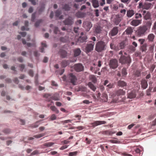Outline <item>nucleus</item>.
<instances>
[{"mask_svg": "<svg viewBox=\"0 0 156 156\" xmlns=\"http://www.w3.org/2000/svg\"><path fill=\"white\" fill-rule=\"evenodd\" d=\"M67 80L71 83L73 85H76L75 83L77 80V78L72 73H70L68 75Z\"/></svg>", "mask_w": 156, "mask_h": 156, "instance_id": "nucleus-5", "label": "nucleus"}, {"mask_svg": "<svg viewBox=\"0 0 156 156\" xmlns=\"http://www.w3.org/2000/svg\"><path fill=\"white\" fill-rule=\"evenodd\" d=\"M102 99L104 101L106 102L108 100V95L106 94H103L102 97Z\"/></svg>", "mask_w": 156, "mask_h": 156, "instance_id": "nucleus-39", "label": "nucleus"}, {"mask_svg": "<svg viewBox=\"0 0 156 156\" xmlns=\"http://www.w3.org/2000/svg\"><path fill=\"white\" fill-rule=\"evenodd\" d=\"M118 32L117 27H114L109 33V35L112 36H113L116 35Z\"/></svg>", "mask_w": 156, "mask_h": 156, "instance_id": "nucleus-15", "label": "nucleus"}, {"mask_svg": "<svg viewBox=\"0 0 156 156\" xmlns=\"http://www.w3.org/2000/svg\"><path fill=\"white\" fill-rule=\"evenodd\" d=\"M142 17V15L140 13H136L135 14V18L136 19L141 18Z\"/></svg>", "mask_w": 156, "mask_h": 156, "instance_id": "nucleus-48", "label": "nucleus"}, {"mask_svg": "<svg viewBox=\"0 0 156 156\" xmlns=\"http://www.w3.org/2000/svg\"><path fill=\"white\" fill-rule=\"evenodd\" d=\"M140 84L141 85V88L143 90L146 89L147 88L148 84L147 81L145 79H143L141 81Z\"/></svg>", "mask_w": 156, "mask_h": 156, "instance_id": "nucleus-17", "label": "nucleus"}, {"mask_svg": "<svg viewBox=\"0 0 156 156\" xmlns=\"http://www.w3.org/2000/svg\"><path fill=\"white\" fill-rule=\"evenodd\" d=\"M61 13V11L58 10L55 12V16L57 17H58L60 16Z\"/></svg>", "mask_w": 156, "mask_h": 156, "instance_id": "nucleus-53", "label": "nucleus"}, {"mask_svg": "<svg viewBox=\"0 0 156 156\" xmlns=\"http://www.w3.org/2000/svg\"><path fill=\"white\" fill-rule=\"evenodd\" d=\"M147 44L146 43H144L141 45L140 48V50L142 53H144V55L146 54L147 50Z\"/></svg>", "mask_w": 156, "mask_h": 156, "instance_id": "nucleus-18", "label": "nucleus"}, {"mask_svg": "<svg viewBox=\"0 0 156 156\" xmlns=\"http://www.w3.org/2000/svg\"><path fill=\"white\" fill-rule=\"evenodd\" d=\"M74 68L75 71L77 72L82 71L83 70V67L82 65L78 63L75 65L74 66Z\"/></svg>", "mask_w": 156, "mask_h": 156, "instance_id": "nucleus-12", "label": "nucleus"}, {"mask_svg": "<svg viewBox=\"0 0 156 156\" xmlns=\"http://www.w3.org/2000/svg\"><path fill=\"white\" fill-rule=\"evenodd\" d=\"M27 45L28 47H30L31 46L36 47L35 43V42H34L33 43L31 44L30 43H28L27 44Z\"/></svg>", "mask_w": 156, "mask_h": 156, "instance_id": "nucleus-50", "label": "nucleus"}, {"mask_svg": "<svg viewBox=\"0 0 156 156\" xmlns=\"http://www.w3.org/2000/svg\"><path fill=\"white\" fill-rule=\"evenodd\" d=\"M155 37V36L153 34H150L148 35L147 39L149 41L153 42Z\"/></svg>", "mask_w": 156, "mask_h": 156, "instance_id": "nucleus-28", "label": "nucleus"}, {"mask_svg": "<svg viewBox=\"0 0 156 156\" xmlns=\"http://www.w3.org/2000/svg\"><path fill=\"white\" fill-rule=\"evenodd\" d=\"M142 20H133L131 22L130 24L133 26L136 27L141 23Z\"/></svg>", "mask_w": 156, "mask_h": 156, "instance_id": "nucleus-16", "label": "nucleus"}, {"mask_svg": "<svg viewBox=\"0 0 156 156\" xmlns=\"http://www.w3.org/2000/svg\"><path fill=\"white\" fill-rule=\"evenodd\" d=\"M70 8L71 7L69 6V5L67 4L64 5L62 7V9L65 11L69 10Z\"/></svg>", "mask_w": 156, "mask_h": 156, "instance_id": "nucleus-38", "label": "nucleus"}, {"mask_svg": "<svg viewBox=\"0 0 156 156\" xmlns=\"http://www.w3.org/2000/svg\"><path fill=\"white\" fill-rule=\"evenodd\" d=\"M106 123V122L104 121H96L91 124L93 127H95L98 125L101 124H105Z\"/></svg>", "mask_w": 156, "mask_h": 156, "instance_id": "nucleus-13", "label": "nucleus"}, {"mask_svg": "<svg viewBox=\"0 0 156 156\" xmlns=\"http://www.w3.org/2000/svg\"><path fill=\"white\" fill-rule=\"evenodd\" d=\"M119 62L122 64H129L131 62V59L129 56L126 57L124 56H121L119 59Z\"/></svg>", "mask_w": 156, "mask_h": 156, "instance_id": "nucleus-6", "label": "nucleus"}, {"mask_svg": "<svg viewBox=\"0 0 156 156\" xmlns=\"http://www.w3.org/2000/svg\"><path fill=\"white\" fill-rule=\"evenodd\" d=\"M72 120L70 119H68L67 120H64L61 121L60 122L61 123L63 124V125H64L65 123H71V122Z\"/></svg>", "mask_w": 156, "mask_h": 156, "instance_id": "nucleus-43", "label": "nucleus"}, {"mask_svg": "<svg viewBox=\"0 0 156 156\" xmlns=\"http://www.w3.org/2000/svg\"><path fill=\"white\" fill-rule=\"evenodd\" d=\"M138 41L140 43V44L142 45L144 44H143L145 41V40L144 39H140L138 40Z\"/></svg>", "mask_w": 156, "mask_h": 156, "instance_id": "nucleus-58", "label": "nucleus"}, {"mask_svg": "<svg viewBox=\"0 0 156 156\" xmlns=\"http://www.w3.org/2000/svg\"><path fill=\"white\" fill-rule=\"evenodd\" d=\"M125 94V91L122 89H120L116 90L112 95L113 98H114L116 95L119 96L120 95H124Z\"/></svg>", "mask_w": 156, "mask_h": 156, "instance_id": "nucleus-11", "label": "nucleus"}, {"mask_svg": "<svg viewBox=\"0 0 156 156\" xmlns=\"http://www.w3.org/2000/svg\"><path fill=\"white\" fill-rule=\"evenodd\" d=\"M59 53L60 54L61 57L62 58H65L67 56V52L64 50H60Z\"/></svg>", "mask_w": 156, "mask_h": 156, "instance_id": "nucleus-23", "label": "nucleus"}, {"mask_svg": "<svg viewBox=\"0 0 156 156\" xmlns=\"http://www.w3.org/2000/svg\"><path fill=\"white\" fill-rule=\"evenodd\" d=\"M105 133L106 134L108 135H112L113 133H114V132H113L111 131H110L109 130H107L105 131Z\"/></svg>", "mask_w": 156, "mask_h": 156, "instance_id": "nucleus-55", "label": "nucleus"}, {"mask_svg": "<svg viewBox=\"0 0 156 156\" xmlns=\"http://www.w3.org/2000/svg\"><path fill=\"white\" fill-rule=\"evenodd\" d=\"M63 23L66 25L71 26L74 23V18L72 16H69L63 21Z\"/></svg>", "mask_w": 156, "mask_h": 156, "instance_id": "nucleus-7", "label": "nucleus"}, {"mask_svg": "<svg viewBox=\"0 0 156 156\" xmlns=\"http://www.w3.org/2000/svg\"><path fill=\"white\" fill-rule=\"evenodd\" d=\"M85 14L81 12H77L76 14V16L78 18H83L85 16Z\"/></svg>", "mask_w": 156, "mask_h": 156, "instance_id": "nucleus-25", "label": "nucleus"}, {"mask_svg": "<svg viewBox=\"0 0 156 156\" xmlns=\"http://www.w3.org/2000/svg\"><path fill=\"white\" fill-rule=\"evenodd\" d=\"M60 41L61 42L65 43L67 41V39L66 37H61L60 38Z\"/></svg>", "mask_w": 156, "mask_h": 156, "instance_id": "nucleus-46", "label": "nucleus"}, {"mask_svg": "<svg viewBox=\"0 0 156 156\" xmlns=\"http://www.w3.org/2000/svg\"><path fill=\"white\" fill-rule=\"evenodd\" d=\"M152 6V4L148 2H140L138 7L139 9H148L151 8Z\"/></svg>", "mask_w": 156, "mask_h": 156, "instance_id": "nucleus-4", "label": "nucleus"}, {"mask_svg": "<svg viewBox=\"0 0 156 156\" xmlns=\"http://www.w3.org/2000/svg\"><path fill=\"white\" fill-rule=\"evenodd\" d=\"M109 141L110 142L112 143L118 144L120 142V141L115 140H110Z\"/></svg>", "mask_w": 156, "mask_h": 156, "instance_id": "nucleus-52", "label": "nucleus"}, {"mask_svg": "<svg viewBox=\"0 0 156 156\" xmlns=\"http://www.w3.org/2000/svg\"><path fill=\"white\" fill-rule=\"evenodd\" d=\"M135 55L136 56H139L141 57L142 55H144V54H142L141 52L140 51H137L135 53Z\"/></svg>", "mask_w": 156, "mask_h": 156, "instance_id": "nucleus-47", "label": "nucleus"}, {"mask_svg": "<svg viewBox=\"0 0 156 156\" xmlns=\"http://www.w3.org/2000/svg\"><path fill=\"white\" fill-rule=\"evenodd\" d=\"M136 96V92L135 91H133L130 93L128 94L127 97L128 98L132 99L135 98Z\"/></svg>", "mask_w": 156, "mask_h": 156, "instance_id": "nucleus-20", "label": "nucleus"}, {"mask_svg": "<svg viewBox=\"0 0 156 156\" xmlns=\"http://www.w3.org/2000/svg\"><path fill=\"white\" fill-rule=\"evenodd\" d=\"M39 152L38 150H36L33 151L31 153V155H36L37 154H39Z\"/></svg>", "mask_w": 156, "mask_h": 156, "instance_id": "nucleus-56", "label": "nucleus"}, {"mask_svg": "<svg viewBox=\"0 0 156 156\" xmlns=\"http://www.w3.org/2000/svg\"><path fill=\"white\" fill-rule=\"evenodd\" d=\"M122 73L123 76L126 75L127 73L125 68H123L122 69Z\"/></svg>", "mask_w": 156, "mask_h": 156, "instance_id": "nucleus-45", "label": "nucleus"}, {"mask_svg": "<svg viewBox=\"0 0 156 156\" xmlns=\"http://www.w3.org/2000/svg\"><path fill=\"white\" fill-rule=\"evenodd\" d=\"M94 45V42H91V43L87 44V45L84 51L87 54H88V53L93 50Z\"/></svg>", "mask_w": 156, "mask_h": 156, "instance_id": "nucleus-9", "label": "nucleus"}, {"mask_svg": "<svg viewBox=\"0 0 156 156\" xmlns=\"http://www.w3.org/2000/svg\"><path fill=\"white\" fill-rule=\"evenodd\" d=\"M44 6H42L41 8L38 10V12L39 14H41L42 12H43L44 10Z\"/></svg>", "mask_w": 156, "mask_h": 156, "instance_id": "nucleus-57", "label": "nucleus"}, {"mask_svg": "<svg viewBox=\"0 0 156 156\" xmlns=\"http://www.w3.org/2000/svg\"><path fill=\"white\" fill-rule=\"evenodd\" d=\"M40 120L37 121L35 123L32 124L30 125V127L32 128H35L38 126V123L40 122Z\"/></svg>", "mask_w": 156, "mask_h": 156, "instance_id": "nucleus-35", "label": "nucleus"}, {"mask_svg": "<svg viewBox=\"0 0 156 156\" xmlns=\"http://www.w3.org/2000/svg\"><path fill=\"white\" fill-rule=\"evenodd\" d=\"M81 52V51L80 48H78L75 49L74 51V56L75 57L78 56Z\"/></svg>", "mask_w": 156, "mask_h": 156, "instance_id": "nucleus-29", "label": "nucleus"}, {"mask_svg": "<svg viewBox=\"0 0 156 156\" xmlns=\"http://www.w3.org/2000/svg\"><path fill=\"white\" fill-rule=\"evenodd\" d=\"M50 109L53 111H54L55 112L58 114L59 112V110L57 109V108H56V107L54 106H51L50 107Z\"/></svg>", "mask_w": 156, "mask_h": 156, "instance_id": "nucleus-40", "label": "nucleus"}, {"mask_svg": "<svg viewBox=\"0 0 156 156\" xmlns=\"http://www.w3.org/2000/svg\"><path fill=\"white\" fill-rule=\"evenodd\" d=\"M41 48L40 49L41 52H44V48L47 47V44L46 41H44L42 42L41 43Z\"/></svg>", "mask_w": 156, "mask_h": 156, "instance_id": "nucleus-30", "label": "nucleus"}, {"mask_svg": "<svg viewBox=\"0 0 156 156\" xmlns=\"http://www.w3.org/2000/svg\"><path fill=\"white\" fill-rule=\"evenodd\" d=\"M88 86L89 87L94 91H95L96 89V87L91 82H89L88 83Z\"/></svg>", "mask_w": 156, "mask_h": 156, "instance_id": "nucleus-34", "label": "nucleus"}, {"mask_svg": "<svg viewBox=\"0 0 156 156\" xmlns=\"http://www.w3.org/2000/svg\"><path fill=\"white\" fill-rule=\"evenodd\" d=\"M147 31V28L143 26L139 27L135 32L136 36L140 37L144 35L146 32Z\"/></svg>", "mask_w": 156, "mask_h": 156, "instance_id": "nucleus-2", "label": "nucleus"}, {"mask_svg": "<svg viewBox=\"0 0 156 156\" xmlns=\"http://www.w3.org/2000/svg\"><path fill=\"white\" fill-rule=\"evenodd\" d=\"M87 37L86 36H84L83 37H80L78 39V41L80 42H83L86 41Z\"/></svg>", "mask_w": 156, "mask_h": 156, "instance_id": "nucleus-31", "label": "nucleus"}, {"mask_svg": "<svg viewBox=\"0 0 156 156\" xmlns=\"http://www.w3.org/2000/svg\"><path fill=\"white\" fill-rule=\"evenodd\" d=\"M43 97L46 99V101H50L51 99L55 101L59 100V97L58 95H54L51 96V94H45L43 95Z\"/></svg>", "mask_w": 156, "mask_h": 156, "instance_id": "nucleus-3", "label": "nucleus"}, {"mask_svg": "<svg viewBox=\"0 0 156 156\" xmlns=\"http://www.w3.org/2000/svg\"><path fill=\"white\" fill-rule=\"evenodd\" d=\"M102 27L99 25H97L94 27V32L97 34H100L102 31Z\"/></svg>", "mask_w": 156, "mask_h": 156, "instance_id": "nucleus-19", "label": "nucleus"}, {"mask_svg": "<svg viewBox=\"0 0 156 156\" xmlns=\"http://www.w3.org/2000/svg\"><path fill=\"white\" fill-rule=\"evenodd\" d=\"M92 27V24L90 21H86L83 23V27L87 31H89Z\"/></svg>", "mask_w": 156, "mask_h": 156, "instance_id": "nucleus-10", "label": "nucleus"}, {"mask_svg": "<svg viewBox=\"0 0 156 156\" xmlns=\"http://www.w3.org/2000/svg\"><path fill=\"white\" fill-rule=\"evenodd\" d=\"M28 73L31 76L33 77V76L34 73L33 71L32 70H30L29 71Z\"/></svg>", "mask_w": 156, "mask_h": 156, "instance_id": "nucleus-64", "label": "nucleus"}, {"mask_svg": "<svg viewBox=\"0 0 156 156\" xmlns=\"http://www.w3.org/2000/svg\"><path fill=\"white\" fill-rule=\"evenodd\" d=\"M106 44L102 41H100L97 43L96 44L95 50L98 52H100L106 49Z\"/></svg>", "mask_w": 156, "mask_h": 156, "instance_id": "nucleus-1", "label": "nucleus"}, {"mask_svg": "<svg viewBox=\"0 0 156 156\" xmlns=\"http://www.w3.org/2000/svg\"><path fill=\"white\" fill-rule=\"evenodd\" d=\"M77 153V151L70 152L69 153V156H76Z\"/></svg>", "mask_w": 156, "mask_h": 156, "instance_id": "nucleus-49", "label": "nucleus"}, {"mask_svg": "<svg viewBox=\"0 0 156 156\" xmlns=\"http://www.w3.org/2000/svg\"><path fill=\"white\" fill-rule=\"evenodd\" d=\"M155 67L156 66L155 65L153 64L152 65L150 68V71L152 72L154 69V68H155Z\"/></svg>", "mask_w": 156, "mask_h": 156, "instance_id": "nucleus-60", "label": "nucleus"}, {"mask_svg": "<svg viewBox=\"0 0 156 156\" xmlns=\"http://www.w3.org/2000/svg\"><path fill=\"white\" fill-rule=\"evenodd\" d=\"M92 5L94 8L98 7L99 5L98 1L97 0H92Z\"/></svg>", "mask_w": 156, "mask_h": 156, "instance_id": "nucleus-32", "label": "nucleus"}, {"mask_svg": "<svg viewBox=\"0 0 156 156\" xmlns=\"http://www.w3.org/2000/svg\"><path fill=\"white\" fill-rule=\"evenodd\" d=\"M19 67L20 68V70L21 71H23V69L25 68V66L23 64H21L20 65Z\"/></svg>", "mask_w": 156, "mask_h": 156, "instance_id": "nucleus-59", "label": "nucleus"}, {"mask_svg": "<svg viewBox=\"0 0 156 156\" xmlns=\"http://www.w3.org/2000/svg\"><path fill=\"white\" fill-rule=\"evenodd\" d=\"M11 131L9 129H5L3 130V132L5 134H7L9 133Z\"/></svg>", "mask_w": 156, "mask_h": 156, "instance_id": "nucleus-51", "label": "nucleus"}, {"mask_svg": "<svg viewBox=\"0 0 156 156\" xmlns=\"http://www.w3.org/2000/svg\"><path fill=\"white\" fill-rule=\"evenodd\" d=\"M56 118L57 117L54 114H53L51 115L50 118V119L51 120L53 121L56 119Z\"/></svg>", "mask_w": 156, "mask_h": 156, "instance_id": "nucleus-44", "label": "nucleus"}, {"mask_svg": "<svg viewBox=\"0 0 156 156\" xmlns=\"http://www.w3.org/2000/svg\"><path fill=\"white\" fill-rule=\"evenodd\" d=\"M35 16H36V13H33L31 16V20L32 21H34L35 18Z\"/></svg>", "mask_w": 156, "mask_h": 156, "instance_id": "nucleus-54", "label": "nucleus"}, {"mask_svg": "<svg viewBox=\"0 0 156 156\" xmlns=\"http://www.w3.org/2000/svg\"><path fill=\"white\" fill-rule=\"evenodd\" d=\"M109 65L110 68L112 69H115L118 66V61L115 59H111Z\"/></svg>", "mask_w": 156, "mask_h": 156, "instance_id": "nucleus-8", "label": "nucleus"}, {"mask_svg": "<svg viewBox=\"0 0 156 156\" xmlns=\"http://www.w3.org/2000/svg\"><path fill=\"white\" fill-rule=\"evenodd\" d=\"M126 41H123L119 44L118 49H123L126 45Z\"/></svg>", "mask_w": 156, "mask_h": 156, "instance_id": "nucleus-26", "label": "nucleus"}, {"mask_svg": "<svg viewBox=\"0 0 156 156\" xmlns=\"http://www.w3.org/2000/svg\"><path fill=\"white\" fill-rule=\"evenodd\" d=\"M143 15L144 16V19L146 20L151 19V14L148 11L144 10L143 11Z\"/></svg>", "mask_w": 156, "mask_h": 156, "instance_id": "nucleus-14", "label": "nucleus"}, {"mask_svg": "<svg viewBox=\"0 0 156 156\" xmlns=\"http://www.w3.org/2000/svg\"><path fill=\"white\" fill-rule=\"evenodd\" d=\"M45 135V133H41L34 136V137L37 138H39Z\"/></svg>", "mask_w": 156, "mask_h": 156, "instance_id": "nucleus-41", "label": "nucleus"}, {"mask_svg": "<svg viewBox=\"0 0 156 156\" xmlns=\"http://www.w3.org/2000/svg\"><path fill=\"white\" fill-rule=\"evenodd\" d=\"M55 144V143L52 142H49L44 143L43 145L46 147H50Z\"/></svg>", "mask_w": 156, "mask_h": 156, "instance_id": "nucleus-33", "label": "nucleus"}, {"mask_svg": "<svg viewBox=\"0 0 156 156\" xmlns=\"http://www.w3.org/2000/svg\"><path fill=\"white\" fill-rule=\"evenodd\" d=\"M89 78L90 80L94 83H95L97 81V79L96 77L94 75H91L90 76Z\"/></svg>", "mask_w": 156, "mask_h": 156, "instance_id": "nucleus-37", "label": "nucleus"}, {"mask_svg": "<svg viewBox=\"0 0 156 156\" xmlns=\"http://www.w3.org/2000/svg\"><path fill=\"white\" fill-rule=\"evenodd\" d=\"M34 55L35 56L38 57L39 56L40 54L38 53L37 51H35L34 52Z\"/></svg>", "mask_w": 156, "mask_h": 156, "instance_id": "nucleus-63", "label": "nucleus"}, {"mask_svg": "<svg viewBox=\"0 0 156 156\" xmlns=\"http://www.w3.org/2000/svg\"><path fill=\"white\" fill-rule=\"evenodd\" d=\"M42 19H40L36 22L35 24V26L36 27H38L39 26L40 23L42 22Z\"/></svg>", "mask_w": 156, "mask_h": 156, "instance_id": "nucleus-42", "label": "nucleus"}, {"mask_svg": "<svg viewBox=\"0 0 156 156\" xmlns=\"http://www.w3.org/2000/svg\"><path fill=\"white\" fill-rule=\"evenodd\" d=\"M69 64V61H63L62 62V66L63 67H65Z\"/></svg>", "mask_w": 156, "mask_h": 156, "instance_id": "nucleus-36", "label": "nucleus"}, {"mask_svg": "<svg viewBox=\"0 0 156 156\" xmlns=\"http://www.w3.org/2000/svg\"><path fill=\"white\" fill-rule=\"evenodd\" d=\"M59 31L58 28L57 27H55L54 29V33L55 34H57Z\"/></svg>", "mask_w": 156, "mask_h": 156, "instance_id": "nucleus-62", "label": "nucleus"}, {"mask_svg": "<svg viewBox=\"0 0 156 156\" xmlns=\"http://www.w3.org/2000/svg\"><path fill=\"white\" fill-rule=\"evenodd\" d=\"M85 127L83 126H79L76 127V129L78 130H81L84 129Z\"/></svg>", "mask_w": 156, "mask_h": 156, "instance_id": "nucleus-61", "label": "nucleus"}, {"mask_svg": "<svg viewBox=\"0 0 156 156\" xmlns=\"http://www.w3.org/2000/svg\"><path fill=\"white\" fill-rule=\"evenodd\" d=\"M135 14L134 10H129L127 11L126 16L128 18H130Z\"/></svg>", "mask_w": 156, "mask_h": 156, "instance_id": "nucleus-22", "label": "nucleus"}, {"mask_svg": "<svg viewBox=\"0 0 156 156\" xmlns=\"http://www.w3.org/2000/svg\"><path fill=\"white\" fill-rule=\"evenodd\" d=\"M152 25V22L151 21H147L145 25L143 26V27H145L147 28V31H149L150 29L151 25Z\"/></svg>", "mask_w": 156, "mask_h": 156, "instance_id": "nucleus-21", "label": "nucleus"}, {"mask_svg": "<svg viewBox=\"0 0 156 156\" xmlns=\"http://www.w3.org/2000/svg\"><path fill=\"white\" fill-rule=\"evenodd\" d=\"M118 85L119 87H123L126 86L127 84L124 81L120 80L118 82Z\"/></svg>", "mask_w": 156, "mask_h": 156, "instance_id": "nucleus-24", "label": "nucleus"}, {"mask_svg": "<svg viewBox=\"0 0 156 156\" xmlns=\"http://www.w3.org/2000/svg\"><path fill=\"white\" fill-rule=\"evenodd\" d=\"M133 29L130 27H128L124 33L127 35L131 34L133 32Z\"/></svg>", "mask_w": 156, "mask_h": 156, "instance_id": "nucleus-27", "label": "nucleus"}]
</instances>
